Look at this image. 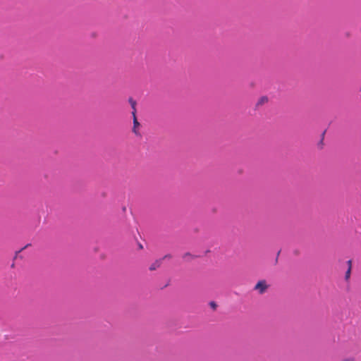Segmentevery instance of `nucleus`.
Wrapping results in <instances>:
<instances>
[{
	"label": "nucleus",
	"mask_w": 361,
	"mask_h": 361,
	"mask_svg": "<svg viewBox=\"0 0 361 361\" xmlns=\"http://www.w3.org/2000/svg\"><path fill=\"white\" fill-rule=\"evenodd\" d=\"M348 267H350V269H352V261L351 260L348 261Z\"/></svg>",
	"instance_id": "6e6552de"
},
{
	"label": "nucleus",
	"mask_w": 361,
	"mask_h": 361,
	"mask_svg": "<svg viewBox=\"0 0 361 361\" xmlns=\"http://www.w3.org/2000/svg\"><path fill=\"white\" fill-rule=\"evenodd\" d=\"M360 92L361 93V87H360V90H359Z\"/></svg>",
	"instance_id": "f8f14e48"
},
{
	"label": "nucleus",
	"mask_w": 361,
	"mask_h": 361,
	"mask_svg": "<svg viewBox=\"0 0 361 361\" xmlns=\"http://www.w3.org/2000/svg\"><path fill=\"white\" fill-rule=\"evenodd\" d=\"M267 98H262L260 102L262 103V102H267Z\"/></svg>",
	"instance_id": "1a4fd4ad"
},
{
	"label": "nucleus",
	"mask_w": 361,
	"mask_h": 361,
	"mask_svg": "<svg viewBox=\"0 0 361 361\" xmlns=\"http://www.w3.org/2000/svg\"><path fill=\"white\" fill-rule=\"evenodd\" d=\"M132 115H133V132L135 134V135H140V133L138 131V128L140 126V123L138 122L137 119V117H136V115H135V112H132Z\"/></svg>",
	"instance_id": "f03ea898"
},
{
	"label": "nucleus",
	"mask_w": 361,
	"mask_h": 361,
	"mask_svg": "<svg viewBox=\"0 0 361 361\" xmlns=\"http://www.w3.org/2000/svg\"><path fill=\"white\" fill-rule=\"evenodd\" d=\"M189 256H190V253H185V254L184 255L183 257L185 258V257H189Z\"/></svg>",
	"instance_id": "9d476101"
},
{
	"label": "nucleus",
	"mask_w": 361,
	"mask_h": 361,
	"mask_svg": "<svg viewBox=\"0 0 361 361\" xmlns=\"http://www.w3.org/2000/svg\"><path fill=\"white\" fill-rule=\"evenodd\" d=\"M343 361H354L353 359H346V360H344Z\"/></svg>",
	"instance_id": "9b49d317"
},
{
	"label": "nucleus",
	"mask_w": 361,
	"mask_h": 361,
	"mask_svg": "<svg viewBox=\"0 0 361 361\" xmlns=\"http://www.w3.org/2000/svg\"><path fill=\"white\" fill-rule=\"evenodd\" d=\"M351 269L350 267H348L347 271L345 272V278L346 280H348L350 276Z\"/></svg>",
	"instance_id": "39448f33"
},
{
	"label": "nucleus",
	"mask_w": 361,
	"mask_h": 361,
	"mask_svg": "<svg viewBox=\"0 0 361 361\" xmlns=\"http://www.w3.org/2000/svg\"><path fill=\"white\" fill-rule=\"evenodd\" d=\"M129 103L130 104V106L133 109V112H135V115H136V102L132 98H130Z\"/></svg>",
	"instance_id": "20e7f679"
},
{
	"label": "nucleus",
	"mask_w": 361,
	"mask_h": 361,
	"mask_svg": "<svg viewBox=\"0 0 361 361\" xmlns=\"http://www.w3.org/2000/svg\"><path fill=\"white\" fill-rule=\"evenodd\" d=\"M209 305L213 310H216L217 307L216 304L214 301L210 302Z\"/></svg>",
	"instance_id": "423d86ee"
},
{
	"label": "nucleus",
	"mask_w": 361,
	"mask_h": 361,
	"mask_svg": "<svg viewBox=\"0 0 361 361\" xmlns=\"http://www.w3.org/2000/svg\"><path fill=\"white\" fill-rule=\"evenodd\" d=\"M163 259H159L155 260L153 263L149 266L150 271H154L157 269L159 268L162 264Z\"/></svg>",
	"instance_id": "7ed1b4c3"
},
{
	"label": "nucleus",
	"mask_w": 361,
	"mask_h": 361,
	"mask_svg": "<svg viewBox=\"0 0 361 361\" xmlns=\"http://www.w3.org/2000/svg\"><path fill=\"white\" fill-rule=\"evenodd\" d=\"M269 286L265 280L259 281L255 286L254 290L257 291L259 294H264L268 289Z\"/></svg>",
	"instance_id": "f257e3e1"
},
{
	"label": "nucleus",
	"mask_w": 361,
	"mask_h": 361,
	"mask_svg": "<svg viewBox=\"0 0 361 361\" xmlns=\"http://www.w3.org/2000/svg\"><path fill=\"white\" fill-rule=\"evenodd\" d=\"M171 258V255H164L161 259H170Z\"/></svg>",
	"instance_id": "0eeeda50"
}]
</instances>
